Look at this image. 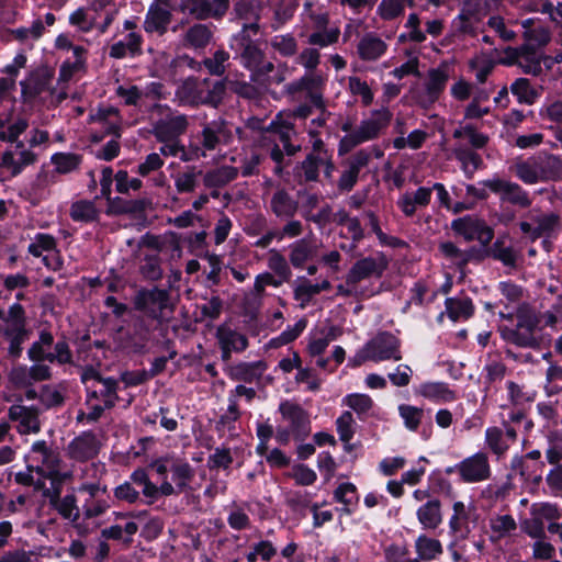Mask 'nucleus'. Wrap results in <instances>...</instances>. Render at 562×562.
<instances>
[{
  "mask_svg": "<svg viewBox=\"0 0 562 562\" xmlns=\"http://www.w3.org/2000/svg\"><path fill=\"white\" fill-rule=\"evenodd\" d=\"M539 115L542 120L562 127V99L553 100L543 104L540 109Z\"/></svg>",
  "mask_w": 562,
  "mask_h": 562,
  "instance_id": "obj_64",
  "label": "nucleus"
},
{
  "mask_svg": "<svg viewBox=\"0 0 562 562\" xmlns=\"http://www.w3.org/2000/svg\"><path fill=\"white\" fill-rule=\"evenodd\" d=\"M417 519L424 529H436L442 522L441 503L437 498H430L416 512Z\"/></svg>",
  "mask_w": 562,
  "mask_h": 562,
  "instance_id": "obj_39",
  "label": "nucleus"
},
{
  "mask_svg": "<svg viewBox=\"0 0 562 562\" xmlns=\"http://www.w3.org/2000/svg\"><path fill=\"white\" fill-rule=\"evenodd\" d=\"M260 26L257 22L244 24L240 32L233 36L231 47L240 60V64L251 72L252 81H260L262 77L274 70L273 63L266 59L265 52L258 43L251 38L259 33Z\"/></svg>",
  "mask_w": 562,
  "mask_h": 562,
  "instance_id": "obj_1",
  "label": "nucleus"
},
{
  "mask_svg": "<svg viewBox=\"0 0 562 562\" xmlns=\"http://www.w3.org/2000/svg\"><path fill=\"white\" fill-rule=\"evenodd\" d=\"M449 77V68L447 66L431 68L424 85L425 90L418 97L419 104L424 108L434 104L445 91Z\"/></svg>",
  "mask_w": 562,
  "mask_h": 562,
  "instance_id": "obj_18",
  "label": "nucleus"
},
{
  "mask_svg": "<svg viewBox=\"0 0 562 562\" xmlns=\"http://www.w3.org/2000/svg\"><path fill=\"white\" fill-rule=\"evenodd\" d=\"M154 326L151 321L145 317H136L131 326L128 334V340L136 352H143L146 349V345L150 339Z\"/></svg>",
  "mask_w": 562,
  "mask_h": 562,
  "instance_id": "obj_34",
  "label": "nucleus"
},
{
  "mask_svg": "<svg viewBox=\"0 0 562 562\" xmlns=\"http://www.w3.org/2000/svg\"><path fill=\"white\" fill-rule=\"evenodd\" d=\"M517 58V66L520 67L525 74L532 76L541 74V57L531 45H522L520 55H518Z\"/></svg>",
  "mask_w": 562,
  "mask_h": 562,
  "instance_id": "obj_47",
  "label": "nucleus"
},
{
  "mask_svg": "<svg viewBox=\"0 0 562 562\" xmlns=\"http://www.w3.org/2000/svg\"><path fill=\"white\" fill-rule=\"evenodd\" d=\"M153 110L158 114L153 123V134L158 142L178 139L187 132L189 117L186 114L162 104H155Z\"/></svg>",
  "mask_w": 562,
  "mask_h": 562,
  "instance_id": "obj_8",
  "label": "nucleus"
},
{
  "mask_svg": "<svg viewBox=\"0 0 562 562\" xmlns=\"http://www.w3.org/2000/svg\"><path fill=\"white\" fill-rule=\"evenodd\" d=\"M453 153L456 158L462 164L464 172L468 175H472L482 165L481 156L462 144L457 145Z\"/></svg>",
  "mask_w": 562,
  "mask_h": 562,
  "instance_id": "obj_55",
  "label": "nucleus"
},
{
  "mask_svg": "<svg viewBox=\"0 0 562 562\" xmlns=\"http://www.w3.org/2000/svg\"><path fill=\"white\" fill-rule=\"evenodd\" d=\"M415 0H381L376 8V14L383 21H392L404 14L406 7H413Z\"/></svg>",
  "mask_w": 562,
  "mask_h": 562,
  "instance_id": "obj_48",
  "label": "nucleus"
},
{
  "mask_svg": "<svg viewBox=\"0 0 562 562\" xmlns=\"http://www.w3.org/2000/svg\"><path fill=\"white\" fill-rule=\"evenodd\" d=\"M491 192L497 194L502 202L510 203L519 207H529L532 203L529 194L518 183L512 182L499 177H493L482 181Z\"/></svg>",
  "mask_w": 562,
  "mask_h": 562,
  "instance_id": "obj_15",
  "label": "nucleus"
},
{
  "mask_svg": "<svg viewBox=\"0 0 562 562\" xmlns=\"http://www.w3.org/2000/svg\"><path fill=\"white\" fill-rule=\"evenodd\" d=\"M445 305L448 317L453 322L467 321L474 313L472 300L468 296L448 297Z\"/></svg>",
  "mask_w": 562,
  "mask_h": 562,
  "instance_id": "obj_44",
  "label": "nucleus"
},
{
  "mask_svg": "<svg viewBox=\"0 0 562 562\" xmlns=\"http://www.w3.org/2000/svg\"><path fill=\"white\" fill-rule=\"evenodd\" d=\"M342 404L356 412L360 418L369 414L374 406L373 400L369 395L360 393H353L345 396Z\"/></svg>",
  "mask_w": 562,
  "mask_h": 562,
  "instance_id": "obj_59",
  "label": "nucleus"
},
{
  "mask_svg": "<svg viewBox=\"0 0 562 562\" xmlns=\"http://www.w3.org/2000/svg\"><path fill=\"white\" fill-rule=\"evenodd\" d=\"M387 267V261L382 255L366 257L357 260L347 273V285H357L360 281L381 277Z\"/></svg>",
  "mask_w": 562,
  "mask_h": 562,
  "instance_id": "obj_17",
  "label": "nucleus"
},
{
  "mask_svg": "<svg viewBox=\"0 0 562 562\" xmlns=\"http://www.w3.org/2000/svg\"><path fill=\"white\" fill-rule=\"evenodd\" d=\"M419 393L424 397L438 403H448L457 398L456 392L443 382L423 383Z\"/></svg>",
  "mask_w": 562,
  "mask_h": 562,
  "instance_id": "obj_45",
  "label": "nucleus"
},
{
  "mask_svg": "<svg viewBox=\"0 0 562 562\" xmlns=\"http://www.w3.org/2000/svg\"><path fill=\"white\" fill-rule=\"evenodd\" d=\"M510 91L517 97L519 103L528 105L533 104L540 97L539 91L526 78L516 79L510 86Z\"/></svg>",
  "mask_w": 562,
  "mask_h": 562,
  "instance_id": "obj_52",
  "label": "nucleus"
},
{
  "mask_svg": "<svg viewBox=\"0 0 562 562\" xmlns=\"http://www.w3.org/2000/svg\"><path fill=\"white\" fill-rule=\"evenodd\" d=\"M515 175L526 184L540 182L533 157L519 161L514 166Z\"/></svg>",
  "mask_w": 562,
  "mask_h": 562,
  "instance_id": "obj_62",
  "label": "nucleus"
},
{
  "mask_svg": "<svg viewBox=\"0 0 562 562\" xmlns=\"http://www.w3.org/2000/svg\"><path fill=\"white\" fill-rule=\"evenodd\" d=\"M267 368V363L262 360L255 362H239L231 367L228 374L234 381L252 383L262 376Z\"/></svg>",
  "mask_w": 562,
  "mask_h": 562,
  "instance_id": "obj_32",
  "label": "nucleus"
},
{
  "mask_svg": "<svg viewBox=\"0 0 562 562\" xmlns=\"http://www.w3.org/2000/svg\"><path fill=\"white\" fill-rule=\"evenodd\" d=\"M454 471L465 483H479L490 480L492 470L486 452L479 451L456 464Z\"/></svg>",
  "mask_w": 562,
  "mask_h": 562,
  "instance_id": "obj_16",
  "label": "nucleus"
},
{
  "mask_svg": "<svg viewBox=\"0 0 562 562\" xmlns=\"http://www.w3.org/2000/svg\"><path fill=\"white\" fill-rule=\"evenodd\" d=\"M134 304L136 310L158 322L165 319L167 311L172 312L169 292L157 286L139 290L134 299Z\"/></svg>",
  "mask_w": 562,
  "mask_h": 562,
  "instance_id": "obj_11",
  "label": "nucleus"
},
{
  "mask_svg": "<svg viewBox=\"0 0 562 562\" xmlns=\"http://www.w3.org/2000/svg\"><path fill=\"white\" fill-rule=\"evenodd\" d=\"M517 439V432L507 423H504V429L497 426L487 427L485 430V446L497 457L502 458L510 445Z\"/></svg>",
  "mask_w": 562,
  "mask_h": 562,
  "instance_id": "obj_21",
  "label": "nucleus"
},
{
  "mask_svg": "<svg viewBox=\"0 0 562 562\" xmlns=\"http://www.w3.org/2000/svg\"><path fill=\"white\" fill-rule=\"evenodd\" d=\"M171 480L178 491H186L194 479V470L189 462L173 458L171 461Z\"/></svg>",
  "mask_w": 562,
  "mask_h": 562,
  "instance_id": "obj_46",
  "label": "nucleus"
},
{
  "mask_svg": "<svg viewBox=\"0 0 562 562\" xmlns=\"http://www.w3.org/2000/svg\"><path fill=\"white\" fill-rule=\"evenodd\" d=\"M99 214L93 201L79 200L70 206V217L75 222L90 223L98 220Z\"/></svg>",
  "mask_w": 562,
  "mask_h": 562,
  "instance_id": "obj_50",
  "label": "nucleus"
},
{
  "mask_svg": "<svg viewBox=\"0 0 562 562\" xmlns=\"http://www.w3.org/2000/svg\"><path fill=\"white\" fill-rule=\"evenodd\" d=\"M318 294V286L313 284L306 278H300L297 285L293 290V295L296 301H300V306L304 308L308 305L313 296Z\"/></svg>",
  "mask_w": 562,
  "mask_h": 562,
  "instance_id": "obj_63",
  "label": "nucleus"
},
{
  "mask_svg": "<svg viewBox=\"0 0 562 562\" xmlns=\"http://www.w3.org/2000/svg\"><path fill=\"white\" fill-rule=\"evenodd\" d=\"M239 169L233 166H221L207 170L203 175V184L206 189H221L235 180Z\"/></svg>",
  "mask_w": 562,
  "mask_h": 562,
  "instance_id": "obj_40",
  "label": "nucleus"
},
{
  "mask_svg": "<svg viewBox=\"0 0 562 562\" xmlns=\"http://www.w3.org/2000/svg\"><path fill=\"white\" fill-rule=\"evenodd\" d=\"M540 182L562 180V159L551 154L533 156Z\"/></svg>",
  "mask_w": 562,
  "mask_h": 562,
  "instance_id": "obj_29",
  "label": "nucleus"
},
{
  "mask_svg": "<svg viewBox=\"0 0 562 562\" xmlns=\"http://www.w3.org/2000/svg\"><path fill=\"white\" fill-rule=\"evenodd\" d=\"M143 37L137 32H130L123 41L114 43L110 47V57L122 59L126 56L135 57L142 54Z\"/></svg>",
  "mask_w": 562,
  "mask_h": 562,
  "instance_id": "obj_37",
  "label": "nucleus"
},
{
  "mask_svg": "<svg viewBox=\"0 0 562 562\" xmlns=\"http://www.w3.org/2000/svg\"><path fill=\"white\" fill-rule=\"evenodd\" d=\"M100 445L92 432H83L72 439L67 446V454L79 462L94 458L99 453Z\"/></svg>",
  "mask_w": 562,
  "mask_h": 562,
  "instance_id": "obj_24",
  "label": "nucleus"
},
{
  "mask_svg": "<svg viewBox=\"0 0 562 562\" xmlns=\"http://www.w3.org/2000/svg\"><path fill=\"white\" fill-rule=\"evenodd\" d=\"M405 27L408 30L407 38L414 43H423L426 41V34L432 37H438L443 31V23L439 19L427 20L425 22L426 31L420 30V19L416 13H411L405 23Z\"/></svg>",
  "mask_w": 562,
  "mask_h": 562,
  "instance_id": "obj_25",
  "label": "nucleus"
},
{
  "mask_svg": "<svg viewBox=\"0 0 562 562\" xmlns=\"http://www.w3.org/2000/svg\"><path fill=\"white\" fill-rule=\"evenodd\" d=\"M522 234L531 241L542 239L543 245L557 238L562 231L561 216L552 211L543 212L533 209L529 212L527 220L519 223Z\"/></svg>",
  "mask_w": 562,
  "mask_h": 562,
  "instance_id": "obj_6",
  "label": "nucleus"
},
{
  "mask_svg": "<svg viewBox=\"0 0 562 562\" xmlns=\"http://www.w3.org/2000/svg\"><path fill=\"white\" fill-rule=\"evenodd\" d=\"M64 519L77 521L80 518V509L74 493L65 495L52 506Z\"/></svg>",
  "mask_w": 562,
  "mask_h": 562,
  "instance_id": "obj_57",
  "label": "nucleus"
},
{
  "mask_svg": "<svg viewBox=\"0 0 562 562\" xmlns=\"http://www.w3.org/2000/svg\"><path fill=\"white\" fill-rule=\"evenodd\" d=\"M316 254V244L307 238H301L289 246V260L296 269L303 268Z\"/></svg>",
  "mask_w": 562,
  "mask_h": 562,
  "instance_id": "obj_33",
  "label": "nucleus"
},
{
  "mask_svg": "<svg viewBox=\"0 0 562 562\" xmlns=\"http://www.w3.org/2000/svg\"><path fill=\"white\" fill-rule=\"evenodd\" d=\"M322 168L321 149H314L295 167V177L300 184L316 182Z\"/></svg>",
  "mask_w": 562,
  "mask_h": 562,
  "instance_id": "obj_30",
  "label": "nucleus"
},
{
  "mask_svg": "<svg viewBox=\"0 0 562 562\" xmlns=\"http://www.w3.org/2000/svg\"><path fill=\"white\" fill-rule=\"evenodd\" d=\"M270 128L276 135L273 143H278L283 147L288 158L295 156L301 150V145L294 142L296 131L291 121L283 119L282 113L271 122Z\"/></svg>",
  "mask_w": 562,
  "mask_h": 562,
  "instance_id": "obj_23",
  "label": "nucleus"
},
{
  "mask_svg": "<svg viewBox=\"0 0 562 562\" xmlns=\"http://www.w3.org/2000/svg\"><path fill=\"white\" fill-rule=\"evenodd\" d=\"M391 119L392 113L386 108L374 111L369 119L361 121L356 128L341 139V146L346 150H350L364 142L376 138L389 125Z\"/></svg>",
  "mask_w": 562,
  "mask_h": 562,
  "instance_id": "obj_9",
  "label": "nucleus"
},
{
  "mask_svg": "<svg viewBox=\"0 0 562 562\" xmlns=\"http://www.w3.org/2000/svg\"><path fill=\"white\" fill-rule=\"evenodd\" d=\"M452 231L467 241L477 240L487 246L493 237L494 231L486 222L474 215H465L451 222Z\"/></svg>",
  "mask_w": 562,
  "mask_h": 562,
  "instance_id": "obj_14",
  "label": "nucleus"
},
{
  "mask_svg": "<svg viewBox=\"0 0 562 562\" xmlns=\"http://www.w3.org/2000/svg\"><path fill=\"white\" fill-rule=\"evenodd\" d=\"M200 150L207 157V153L221 150L233 142V131L231 124L223 117L202 124V130L198 135Z\"/></svg>",
  "mask_w": 562,
  "mask_h": 562,
  "instance_id": "obj_10",
  "label": "nucleus"
},
{
  "mask_svg": "<svg viewBox=\"0 0 562 562\" xmlns=\"http://www.w3.org/2000/svg\"><path fill=\"white\" fill-rule=\"evenodd\" d=\"M50 80L52 76L46 70L36 69L20 82L22 94L27 99H34L48 89Z\"/></svg>",
  "mask_w": 562,
  "mask_h": 562,
  "instance_id": "obj_35",
  "label": "nucleus"
},
{
  "mask_svg": "<svg viewBox=\"0 0 562 562\" xmlns=\"http://www.w3.org/2000/svg\"><path fill=\"white\" fill-rule=\"evenodd\" d=\"M387 50V44L375 33L364 34L358 42L357 53L364 61H375Z\"/></svg>",
  "mask_w": 562,
  "mask_h": 562,
  "instance_id": "obj_28",
  "label": "nucleus"
},
{
  "mask_svg": "<svg viewBox=\"0 0 562 562\" xmlns=\"http://www.w3.org/2000/svg\"><path fill=\"white\" fill-rule=\"evenodd\" d=\"M325 80L323 76L315 72H307L301 78L285 85L284 92L294 101L301 99L300 93L304 92V98L310 101L316 109L321 110L318 117L312 121V124L321 127L325 125L329 113L325 111V102L323 99V86Z\"/></svg>",
  "mask_w": 562,
  "mask_h": 562,
  "instance_id": "obj_5",
  "label": "nucleus"
},
{
  "mask_svg": "<svg viewBox=\"0 0 562 562\" xmlns=\"http://www.w3.org/2000/svg\"><path fill=\"white\" fill-rule=\"evenodd\" d=\"M202 175V170L195 166H187L182 170L172 175L177 193H193L199 186V180Z\"/></svg>",
  "mask_w": 562,
  "mask_h": 562,
  "instance_id": "obj_42",
  "label": "nucleus"
},
{
  "mask_svg": "<svg viewBox=\"0 0 562 562\" xmlns=\"http://www.w3.org/2000/svg\"><path fill=\"white\" fill-rule=\"evenodd\" d=\"M515 327L503 326L499 328L502 338L520 348L537 349L541 345L540 316L528 305H521L516 313Z\"/></svg>",
  "mask_w": 562,
  "mask_h": 562,
  "instance_id": "obj_3",
  "label": "nucleus"
},
{
  "mask_svg": "<svg viewBox=\"0 0 562 562\" xmlns=\"http://www.w3.org/2000/svg\"><path fill=\"white\" fill-rule=\"evenodd\" d=\"M492 540L497 541L509 537L517 529L516 520L512 515H496L490 519Z\"/></svg>",
  "mask_w": 562,
  "mask_h": 562,
  "instance_id": "obj_49",
  "label": "nucleus"
},
{
  "mask_svg": "<svg viewBox=\"0 0 562 562\" xmlns=\"http://www.w3.org/2000/svg\"><path fill=\"white\" fill-rule=\"evenodd\" d=\"M215 336L220 348L243 352L248 347V338L227 324L220 325Z\"/></svg>",
  "mask_w": 562,
  "mask_h": 562,
  "instance_id": "obj_31",
  "label": "nucleus"
},
{
  "mask_svg": "<svg viewBox=\"0 0 562 562\" xmlns=\"http://www.w3.org/2000/svg\"><path fill=\"white\" fill-rule=\"evenodd\" d=\"M130 479L132 485L135 484L142 487L143 495L148 498L147 504H153L155 502L157 485L149 480L147 472L143 469H137L131 474Z\"/></svg>",
  "mask_w": 562,
  "mask_h": 562,
  "instance_id": "obj_60",
  "label": "nucleus"
},
{
  "mask_svg": "<svg viewBox=\"0 0 562 562\" xmlns=\"http://www.w3.org/2000/svg\"><path fill=\"white\" fill-rule=\"evenodd\" d=\"M302 21V35L311 32L307 36L310 45L327 47L338 41L340 31L336 26H329V14L323 7L306 1L303 7Z\"/></svg>",
  "mask_w": 562,
  "mask_h": 562,
  "instance_id": "obj_4",
  "label": "nucleus"
},
{
  "mask_svg": "<svg viewBox=\"0 0 562 562\" xmlns=\"http://www.w3.org/2000/svg\"><path fill=\"white\" fill-rule=\"evenodd\" d=\"M267 266L282 282L289 281L292 277V271L285 257L277 249L269 250Z\"/></svg>",
  "mask_w": 562,
  "mask_h": 562,
  "instance_id": "obj_54",
  "label": "nucleus"
},
{
  "mask_svg": "<svg viewBox=\"0 0 562 562\" xmlns=\"http://www.w3.org/2000/svg\"><path fill=\"white\" fill-rule=\"evenodd\" d=\"M226 92L224 80L212 81L209 78L189 77L176 90L180 104L189 106L209 105L218 108Z\"/></svg>",
  "mask_w": 562,
  "mask_h": 562,
  "instance_id": "obj_2",
  "label": "nucleus"
},
{
  "mask_svg": "<svg viewBox=\"0 0 562 562\" xmlns=\"http://www.w3.org/2000/svg\"><path fill=\"white\" fill-rule=\"evenodd\" d=\"M100 400L104 407L112 408L119 401L117 381L113 378H103L99 383L88 386V402Z\"/></svg>",
  "mask_w": 562,
  "mask_h": 562,
  "instance_id": "obj_27",
  "label": "nucleus"
},
{
  "mask_svg": "<svg viewBox=\"0 0 562 562\" xmlns=\"http://www.w3.org/2000/svg\"><path fill=\"white\" fill-rule=\"evenodd\" d=\"M491 255L507 267H515L518 258V252L504 238L496 239L491 247Z\"/></svg>",
  "mask_w": 562,
  "mask_h": 562,
  "instance_id": "obj_56",
  "label": "nucleus"
},
{
  "mask_svg": "<svg viewBox=\"0 0 562 562\" xmlns=\"http://www.w3.org/2000/svg\"><path fill=\"white\" fill-rule=\"evenodd\" d=\"M105 472L104 465L91 463L86 467L82 477L91 476L93 482H85L78 491L88 494L87 498L100 497L106 494V485H101L99 482L100 476Z\"/></svg>",
  "mask_w": 562,
  "mask_h": 562,
  "instance_id": "obj_41",
  "label": "nucleus"
},
{
  "mask_svg": "<svg viewBox=\"0 0 562 562\" xmlns=\"http://www.w3.org/2000/svg\"><path fill=\"white\" fill-rule=\"evenodd\" d=\"M50 160L58 173H69L80 166L82 157L74 153H57Z\"/></svg>",
  "mask_w": 562,
  "mask_h": 562,
  "instance_id": "obj_58",
  "label": "nucleus"
},
{
  "mask_svg": "<svg viewBox=\"0 0 562 562\" xmlns=\"http://www.w3.org/2000/svg\"><path fill=\"white\" fill-rule=\"evenodd\" d=\"M284 420L290 424V430L296 440H304L311 432L308 414L297 404L283 402L279 407Z\"/></svg>",
  "mask_w": 562,
  "mask_h": 562,
  "instance_id": "obj_19",
  "label": "nucleus"
},
{
  "mask_svg": "<svg viewBox=\"0 0 562 562\" xmlns=\"http://www.w3.org/2000/svg\"><path fill=\"white\" fill-rule=\"evenodd\" d=\"M26 462L31 470H35L42 479L56 473V467L61 465L59 452L48 445L45 440L33 442L27 456Z\"/></svg>",
  "mask_w": 562,
  "mask_h": 562,
  "instance_id": "obj_12",
  "label": "nucleus"
},
{
  "mask_svg": "<svg viewBox=\"0 0 562 562\" xmlns=\"http://www.w3.org/2000/svg\"><path fill=\"white\" fill-rule=\"evenodd\" d=\"M9 419L16 423L20 434H37L41 430L40 409L35 406L13 404L8 411Z\"/></svg>",
  "mask_w": 562,
  "mask_h": 562,
  "instance_id": "obj_20",
  "label": "nucleus"
},
{
  "mask_svg": "<svg viewBox=\"0 0 562 562\" xmlns=\"http://www.w3.org/2000/svg\"><path fill=\"white\" fill-rule=\"evenodd\" d=\"M270 209L280 218H292L299 209V203L285 189H278L271 196Z\"/></svg>",
  "mask_w": 562,
  "mask_h": 562,
  "instance_id": "obj_36",
  "label": "nucleus"
},
{
  "mask_svg": "<svg viewBox=\"0 0 562 562\" xmlns=\"http://www.w3.org/2000/svg\"><path fill=\"white\" fill-rule=\"evenodd\" d=\"M171 21V13L166 5H151L147 12L144 29L148 33L164 34Z\"/></svg>",
  "mask_w": 562,
  "mask_h": 562,
  "instance_id": "obj_38",
  "label": "nucleus"
},
{
  "mask_svg": "<svg viewBox=\"0 0 562 562\" xmlns=\"http://www.w3.org/2000/svg\"><path fill=\"white\" fill-rule=\"evenodd\" d=\"M400 340L390 333H381L371 339L361 350L362 360L374 362L402 359Z\"/></svg>",
  "mask_w": 562,
  "mask_h": 562,
  "instance_id": "obj_13",
  "label": "nucleus"
},
{
  "mask_svg": "<svg viewBox=\"0 0 562 562\" xmlns=\"http://www.w3.org/2000/svg\"><path fill=\"white\" fill-rule=\"evenodd\" d=\"M229 58V53L221 48L215 50L210 57L204 58L202 65L211 76L221 77L226 72Z\"/></svg>",
  "mask_w": 562,
  "mask_h": 562,
  "instance_id": "obj_53",
  "label": "nucleus"
},
{
  "mask_svg": "<svg viewBox=\"0 0 562 562\" xmlns=\"http://www.w3.org/2000/svg\"><path fill=\"white\" fill-rule=\"evenodd\" d=\"M415 549L419 560L430 561L442 553L439 540L420 535L415 541Z\"/></svg>",
  "mask_w": 562,
  "mask_h": 562,
  "instance_id": "obj_51",
  "label": "nucleus"
},
{
  "mask_svg": "<svg viewBox=\"0 0 562 562\" xmlns=\"http://www.w3.org/2000/svg\"><path fill=\"white\" fill-rule=\"evenodd\" d=\"M270 45L283 57H291L297 52V42L292 34L276 35L270 40Z\"/></svg>",
  "mask_w": 562,
  "mask_h": 562,
  "instance_id": "obj_61",
  "label": "nucleus"
},
{
  "mask_svg": "<svg viewBox=\"0 0 562 562\" xmlns=\"http://www.w3.org/2000/svg\"><path fill=\"white\" fill-rule=\"evenodd\" d=\"M431 195L432 189L429 187H418L414 191L402 193L396 201V206L405 217L412 218L419 210L430 204Z\"/></svg>",
  "mask_w": 562,
  "mask_h": 562,
  "instance_id": "obj_22",
  "label": "nucleus"
},
{
  "mask_svg": "<svg viewBox=\"0 0 562 562\" xmlns=\"http://www.w3.org/2000/svg\"><path fill=\"white\" fill-rule=\"evenodd\" d=\"M29 359L34 362L58 363L60 366L72 362V352L66 340H58L54 345V337L49 331L42 330L38 340L34 341L27 350Z\"/></svg>",
  "mask_w": 562,
  "mask_h": 562,
  "instance_id": "obj_7",
  "label": "nucleus"
},
{
  "mask_svg": "<svg viewBox=\"0 0 562 562\" xmlns=\"http://www.w3.org/2000/svg\"><path fill=\"white\" fill-rule=\"evenodd\" d=\"M228 7V0H189V11L199 20L222 18Z\"/></svg>",
  "mask_w": 562,
  "mask_h": 562,
  "instance_id": "obj_26",
  "label": "nucleus"
},
{
  "mask_svg": "<svg viewBox=\"0 0 562 562\" xmlns=\"http://www.w3.org/2000/svg\"><path fill=\"white\" fill-rule=\"evenodd\" d=\"M213 38V31L205 24H194L183 34V46L192 49L205 48Z\"/></svg>",
  "mask_w": 562,
  "mask_h": 562,
  "instance_id": "obj_43",
  "label": "nucleus"
}]
</instances>
